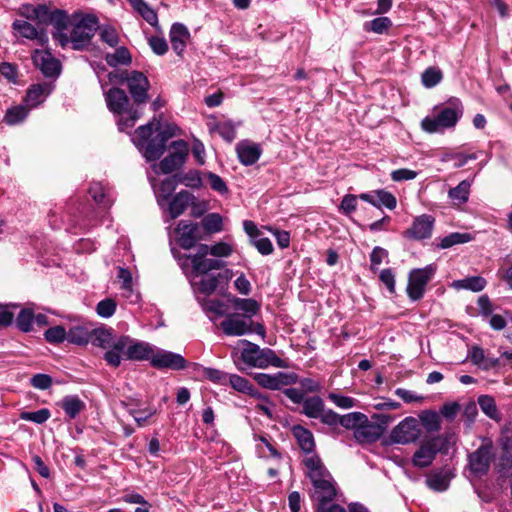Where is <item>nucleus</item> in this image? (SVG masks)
I'll list each match as a JSON object with an SVG mask.
<instances>
[{
	"label": "nucleus",
	"instance_id": "f257e3e1",
	"mask_svg": "<svg viewBox=\"0 0 512 512\" xmlns=\"http://www.w3.org/2000/svg\"><path fill=\"white\" fill-rule=\"evenodd\" d=\"M132 142L151 165L147 169L148 180L154 191L157 203L160 204V118L154 116L145 125L139 126L132 137Z\"/></svg>",
	"mask_w": 512,
	"mask_h": 512
},
{
	"label": "nucleus",
	"instance_id": "f03ea898",
	"mask_svg": "<svg viewBox=\"0 0 512 512\" xmlns=\"http://www.w3.org/2000/svg\"><path fill=\"white\" fill-rule=\"evenodd\" d=\"M99 28V21L92 14H73L64 22L63 28L53 31L52 37L62 48L71 44L74 50H83L90 43Z\"/></svg>",
	"mask_w": 512,
	"mask_h": 512
},
{
	"label": "nucleus",
	"instance_id": "7ed1b4c3",
	"mask_svg": "<svg viewBox=\"0 0 512 512\" xmlns=\"http://www.w3.org/2000/svg\"><path fill=\"white\" fill-rule=\"evenodd\" d=\"M122 358L137 361L151 359L152 365L160 368V356H154L152 346L147 342L137 341L129 336H120L115 339L113 349H109L104 354L106 362L113 367H118Z\"/></svg>",
	"mask_w": 512,
	"mask_h": 512
},
{
	"label": "nucleus",
	"instance_id": "20e7f679",
	"mask_svg": "<svg viewBox=\"0 0 512 512\" xmlns=\"http://www.w3.org/2000/svg\"><path fill=\"white\" fill-rule=\"evenodd\" d=\"M105 101L110 112L118 115L117 126L123 132L132 128L141 116L139 106L131 101L127 93L118 87H112L105 92Z\"/></svg>",
	"mask_w": 512,
	"mask_h": 512
},
{
	"label": "nucleus",
	"instance_id": "39448f33",
	"mask_svg": "<svg viewBox=\"0 0 512 512\" xmlns=\"http://www.w3.org/2000/svg\"><path fill=\"white\" fill-rule=\"evenodd\" d=\"M209 246L207 244H200L197 247L195 254L179 255L175 248H171V252L175 258L178 259L180 267L185 270L191 267L193 276L210 275L209 272L213 270H220L225 266V262L219 259H209L208 255Z\"/></svg>",
	"mask_w": 512,
	"mask_h": 512
},
{
	"label": "nucleus",
	"instance_id": "423d86ee",
	"mask_svg": "<svg viewBox=\"0 0 512 512\" xmlns=\"http://www.w3.org/2000/svg\"><path fill=\"white\" fill-rule=\"evenodd\" d=\"M464 108L462 102L457 97H451L447 105L442 107L436 116L425 117L421 122V127L428 133H436L442 129L454 127L462 117Z\"/></svg>",
	"mask_w": 512,
	"mask_h": 512
},
{
	"label": "nucleus",
	"instance_id": "0eeeda50",
	"mask_svg": "<svg viewBox=\"0 0 512 512\" xmlns=\"http://www.w3.org/2000/svg\"><path fill=\"white\" fill-rule=\"evenodd\" d=\"M244 348L241 351V360L248 367L265 369L269 366L276 368H287L285 360L278 357L274 350L270 348H260L259 345L248 340L240 341Z\"/></svg>",
	"mask_w": 512,
	"mask_h": 512
},
{
	"label": "nucleus",
	"instance_id": "6e6552de",
	"mask_svg": "<svg viewBox=\"0 0 512 512\" xmlns=\"http://www.w3.org/2000/svg\"><path fill=\"white\" fill-rule=\"evenodd\" d=\"M109 81L114 84L126 83L129 93L138 106L149 99L148 90L150 83L148 78L139 71L124 72L121 74H109Z\"/></svg>",
	"mask_w": 512,
	"mask_h": 512
},
{
	"label": "nucleus",
	"instance_id": "1a4fd4ad",
	"mask_svg": "<svg viewBox=\"0 0 512 512\" xmlns=\"http://www.w3.org/2000/svg\"><path fill=\"white\" fill-rule=\"evenodd\" d=\"M448 436L438 435L421 443L413 455L412 463L417 468L430 466L439 452H447Z\"/></svg>",
	"mask_w": 512,
	"mask_h": 512
},
{
	"label": "nucleus",
	"instance_id": "9d476101",
	"mask_svg": "<svg viewBox=\"0 0 512 512\" xmlns=\"http://www.w3.org/2000/svg\"><path fill=\"white\" fill-rule=\"evenodd\" d=\"M437 270L435 264H429L423 268L412 269L409 273L406 292L410 300L418 301L425 293L427 284L432 280Z\"/></svg>",
	"mask_w": 512,
	"mask_h": 512
},
{
	"label": "nucleus",
	"instance_id": "9b49d317",
	"mask_svg": "<svg viewBox=\"0 0 512 512\" xmlns=\"http://www.w3.org/2000/svg\"><path fill=\"white\" fill-rule=\"evenodd\" d=\"M283 394L293 403L302 404L303 408L300 413L308 418L318 419L324 412L325 403L318 395L305 398L304 392L298 388H286L283 390Z\"/></svg>",
	"mask_w": 512,
	"mask_h": 512
},
{
	"label": "nucleus",
	"instance_id": "f8f14e48",
	"mask_svg": "<svg viewBox=\"0 0 512 512\" xmlns=\"http://www.w3.org/2000/svg\"><path fill=\"white\" fill-rule=\"evenodd\" d=\"M167 155L162 158V174H169L179 170L187 161L189 155V145L187 141L178 139L172 141L166 146Z\"/></svg>",
	"mask_w": 512,
	"mask_h": 512
},
{
	"label": "nucleus",
	"instance_id": "ddd939ff",
	"mask_svg": "<svg viewBox=\"0 0 512 512\" xmlns=\"http://www.w3.org/2000/svg\"><path fill=\"white\" fill-rule=\"evenodd\" d=\"M494 458L491 441L483 443L475 451L468 454V468L475 476L486 475Z\"/></svg>",
	"mask_w": 512,
	"mask_h": 512
},
{
	"label": "nucleus",
	"instance_id": "4468645a",
	"mask_svg": "<svg viewBox=\"0 0 512 512\" xmlns=\"http://www.w3.org/2000/svg\"><path fill=\"white\" fill-rule=\"evenodd\" d=\"M421 435L419 422L409 416L396 425L390 433V442L393 444H408L415 442Z\"/></svg>",
	"mask_w": 512,
	"mask_h": 512
},
{
	"label": "nucleus",
	"instance_id": "2eb2a0df",
	"mask_svg": "<svg viewBox=\"0 0 512 512\" xmlns=\"http://www.w3.org/2000/svg\"><path fill=\"white\" fill-rule=\"evenodd\" d=\"M219 327L226 336L249 335L253 333V320L239 313H230L225 316Z\"/></svg>",
	"mask_w": 512,
	"mask_h": 512
},
{
	"label": "nucleus",
	"instance_id": "dca6fc26",
	"mask_svg": "<svg viewBox=\"0 0 512 512\" xmlns=\"http://www.w3.org/2000/svg\"><path fill=\"white\" fill-rule=\"evenodd\" d=\"M175 240L183 249H191L201 239V229L198 223L181 220L174 230Z\"/></svg>",
	"mask_w": 512,
	"mask_h": 512
},
{
	"label": "nucleus",
	"instance_id": "f3484780",
	"mask_svg": "<svg viewBox=\"0 0 512 512\" xmlns=\"http://www.w3.org/2000/svg\"><path fill=\"white\" fill-rule=\"evenodd\" d=\"M435 218L430 214H422L413 219L411 227L403 232V236L409 240L420 241L428 239L432 235Z\"/></svg>",
	"mask_w": 512,
	"mask_h": 512
},
{
	"label": "nucleus",
	"instance_id": "a211bd4d",
	"mask_svg": "<svg viewBox=\"0 0 512 512\" xmlns=\"http://www.w3.org/2000/svg\"><path fill=\"white\" fill-rule=\"evenodd\" d=\"M32 60L46 77H57L61 72L59 60L47 50H35Z\"/></svg>",
	"mask_w": 512,
	"mask_h": 512
},
{
	"label": "nucleus",
	"instance_id": "6ab92c4d",
	"mask_svg": "<svg viewBox=\"0 0 512 512\" xmlns=\"http://www.w3.org/2000/svg\"><path fill=\"white\" fill-rule=\"evenodd\" d=\"M67 19V12L62 9L50 10L45 4L36 5V18L38 24H51L54 31L63 28L64 22Z\"/></svg>",
	"mask_w": 512,
	"mask_h": 512
},
{
	"label": "nucleus",
	"instance_id": "aec40b11",
	"mask_svg": "<svg viewBox=\"0 0 512 512\" xmlns=\"http://www.w3.org/2000/svg\"><path fill=\"white\" fill-rule=\"evenodd\" d=\"M177 184H184L190 188H200L202 179L198 170H189L187 172H177L171 177L162 180V192L174 188Z\"/></svg>",
	"mask_w": 512,
	"mask_h": 512
},
{
	"label": "nucleus",
	"instance_id": "412c9836",
	"mask_svg": "<svg viewBox=\"0 0 512 512\" xmlns=\"http://www.w3.org/2000/svg\"><path fill=\"white\" fill-rule=\"evenodd\" d=\"M235 150L239 162L244 166L255 164L262 154L261 146L250 140H241L236 144Z\"/></svg>",
	"mask_w": 512,
	"mask_h": 512
},
{
	"label": "nucleus",
	"instance_id": "4be33fe9",
	"mask_svg": "<svg viewBox=\"0 0 512 512\" xmlns=\"http://www.w3.org/2000/svg\"><path fill=\"white\" fill-rule=\"evenodd\" d=\"M12 28L22 37L29 40H36L39 45L48 43V35L44 29L38 30L34 25L25 20H15Z\"/></svg>",
	"mask_w": 512,
	"mask_h": 512
},
{
	"label": "nucleus",
	"instance_id": "5701e85b",
	"mask_svg": "<svg viewBox=\"0 0 512 512\" xmlns=\"http://www.w3.org/2000/svg\"><path fill=\"white\" fill-rule=\"evenodd\" d=\"M169 36L173 51L178 56H182L190 40L188 28L182 23H174L170 29Z\"/></svg>",
	"mask_w": 512,
	"mask_h": 512
},
{
	"label": "nucleus",
	"instance_id": "b1692460",
	"mask_svg": "<svg viewBox=\"0 0 512 512\" xmlns=\"http://www.w3.org/2000/svg\"><path fill=\"white\" fill-rule=\"evenodd\" d=\"M307 468V476L309 477L312 485L316 484L321 479L331 478L330 472L323 465L318 455L307 457L303 461Z\"/></svg>",
	"mask_w": 512,
	"mask_h": 512
},
{
	"label": "nucleus",
	"instance_id": "393cba45",
	"mask_svg": "<svg viewBox=\"0 0 512 512\" xmlns=\"http://www.w3.org/2000/svg\"><path fill=\"white\" fill-rule=\"evenodd\" d=\"M353 436L359 444H371L379 440L381 430L367 418L366 423L359 424Z\"/></svg>",
	"mask_w": 512,
	"mask_h": 512
},
{
	"label": "nucleus",
	"instance_id": "a878e982",
	"mask_svg": "<svg viewBox=\"0 0 512 512\" xmlns=\"http://www.w3.org/2000/svg\"><path fill=\"white\" fill-rule=\"evenodd\" d=\"M452 474L449 469L433 470L426 478V485L435 492H443L449 488Z\"/></svg>",
	"mask_w": 512,
	"mask_h": 512
},
{
	"label": "nucleus",
	"instance_id": "bb28decb",
	"mask_svg": "<svg viewBox=\"0 0 512 512\" xmlns=\"http://www.w3.org/2000/svg\"><path fill=\"white\" fill-rule=\"evenodd\" d=\"M53 85L51 83H37L29 87L26 94V102L31 107H36L42 103L44 99L52 92Z\"/></svg>",
	"mask_w": 512,
	"mask_h": 512
},
{
	"label": "nucleus",
	"instance_id": "cd10ccee",
	"mask_svg": "<svg viewBox=\"0 0 512 512\" xmlns=\"http://www.w3.org/2000/svg\"><path fill=\"white\" fill-rule=\"evenodd\" d=\"M65 412L68 420L75 419L86 407L77 395H67L58 404Z\"/></svg>",
	"mask_w": 512,
	"mask_h": 512
},
{
	"label": "nucleus",
	"instance_id": "c85d7f7f",
	"mask_svg": "<svg viewBox=\"0 0 512 512\" xmlns=\"http://www.w3.org/2000/svg\"><path fill=\"white\" fill-rule=\"evenodd\" d=\"M91 342L94 346H98L104 349H113V343L115 342L113 337V329L104 326L98 328H91Z\"/></svg>",
	"mask_w": 512,
	"mask_h": 512
},
{
	"label": "nucleus",
	"instance_id": "c756f323",
	"mask_svg": "<svg viewBox=\"0 0 512 512\" xmlns=\"http://www.w3.org/2000/svg\"><path fill=\"white\" fill-rule=\"evenodd\" d=\"M292 432L298 442L299 447L304 453L310 454L314 452L315 441L313 434L310 430L301 425H295L292 428Z\"/></svg>",
	"mask_w": 512,
	"mask_h": 512
},
{
	"label": "nucleus",
	"instance_id": "7c9ffc66",
	"mask_svg": "<svg viewBox=\"0 0 512 512\" xmlns=\"http://www.w3.org/2000/svg\"><path fill=\"white\" fill-rule=\"evenodd\" d=\"M191 198L192 194L185 190L176 194L168 205V213L170 218L174 219L180 216L188 207Z\"/></svg>",
	"mask_w": 512,
	"mask_h": 512
},
{
	"label": "nucleus",
	"instance_id": "2f4dec72",
	"mask_svg": "<svg viewBox=\"0 0 512 512\" xmlns=\"http://www.w3.org/2000/svg\"><path fill=\"white\" fill-rule=\"evenodd\" d=\"M313 487L319 494L317 498V503L332 502L337 495L332 477L317 481L316 484H313Z\"/></svg>",
	"mask_w": 512,
	"mask_h": 512
},
{
	"label": "nucleus",
	"instance_id": "473e14b6",
	"mask_svg": "<svg viewBox=\"0 0 512 512\" xmlns=\"http://www.w3.org/2000/svg\"><path fill=\"white\" fill-rule=\"evenodd\" d=\"M188 361L179 353L162 350V369L180 371L186 369Z\"/></svg>",
	"mask_w": 512,
	"mask_h": 512
},
{
	"label": "nucleus",
	"instance_id": "72a5a7b5",
	"mask_svg": "<svg viewBox=\"0 0 512 512\" xmlns=\"http://www.w3.org/2000/svg\"><path fill=\"white\" fill-rule=\"evenodd\" d=\"M67 340L76 345H86L91 340V327L75 325L67 331Z\"/></svg>",
	"mask_w": 512,
	"mask_h": 512
},
{
	"label": "nucleus",
	"instance_id": "f704fd0d",
	"mask_svg": "<svg viewBox=\"0 0 512 512\" xmlns=\"http://www.w3.org/2000/svg\"><path fill=\"white\" fill-rule=\"evenodd\" d=\"M222 278L223 275L221 273L203 275L199 282L194 283V286L197 292L209 296L217 289Z\"/></svg>",
	"mask_w": 512,
	"mask_h": 512
},
{
	"label": "nucleus",
	"instance_id": "c9c22d12",
	"mask_svg": "<svg viewBox=\"0 0 512 512\" xmlns=\"http://www.w3.org/2000/svg\"><path fill=\"white\" fill-rule=\"evenodd\" d=\"M230 302L233 304L234 308L240 311H243L242 314L245 317H252L256 315L260 310L259 303L252 298H238L233 296L230 299Z\"/></svg>",
	"mask_w": 512,
	"mask_h": 512
},
{
	"label": "nucleus",
	"instance_id": "e433bc0d",
	"mask_svg": "<svg viewBox=\"0 0 512 512\" xmlns=\"http://www.w3.org/2000/svg\"><path fill=\"white\" fill-rule=\"evenodd\" d=\"M130 6L139 13L142 18L150 25L156 26L158 23L157 12L153 10L144 0H128Z\"/></svg>",
	"mask_w": 512,
	"mask_h": 512
},
{
	"label": "nucleus",
	"instance_id": "4c0bfd02",
	"mask_svg": "<svg viewBox=\"0 0 512 512\" xmlns=\"http://www.w3.org/2000/svg\"><path fill=\"white\" fill-rule=\"evenodd\" d=\"M453 285L457 289H465L472 292H480L486 287L487 281L482 276H470L455 281Z\"/></svg>",
	"mask_w": 512,
	"mask_h": 512
},
{
	"label": "nucleus",
	"instance_id": "58836bf2",
	"mask_svg": "<svg viewBox=\"0 0 512 512\" xmlns=\"http://www.w3.org/2000/svg\"><path fill=\"white\" fill-rule=\"evenodd\" d=\"M473 239L470 233L453 232L440 239L436 245L439 249H448L457 244H464Z\"/></svg>",
	"mask_w": 512,
	"mask_h": 512
},
{
	"label": "nucleus",
	"instance_id": "ea45409f",
	"mask_svg": "<svg viewBox=\"0 0 512 512\" xmlns=\"http://www.w3.org/2000/svg\"><path fill=\"white\" fill-rule=\"evenodd\" d=\"M89 194L93 200L99 205H102L103 208H109L113 204V198H110L101 183H92L89 187Z\"/></svg>",
	"mask_w": 512,
	"mask_h": 512
},
{
	"label": "nucleus",
	"instance_id": "a19ab883",
	"mask_svg": "<svg viewBox=\"0 0 512 512\" xmlns=\"http://www.w3.org/2000/svg\"><path fill=\"white\" fill-rule=\"evenodd\" d=\"M478 404L482 412L492 420L499 421L501 419L498 412L495 399L490 395H481L478 398Z\"/></svg>",
	"mask_w": 512,
	"mask_h": 512
},
{
	"label": "nucleus",
	"instance_id": "79ce46f5",
	"mask_svg": "<svg viewBox=\"0 0 512 512\" xmlns=\"http://www.w3.org/2000/svg\"><path fill=\"white\" fill-rule=\"evenodd\" d=\"M470 182L467 180L461 181L456 187L450 188L448 197L458 204H464L469 199Z\"/></svg>",
	"mask_w": 512,
	"mask_h": 512
},
{
	"label": "nucleus",
	"instance_id": "37998d69",
	"mask_svg": "<svg viewBox=\"0 0 512 512\" xmlns=\"http://www.w3.org/2000/svg\"><path fill=\"white\" fill-rule=\"evenodd\" d=\"M420 421L429 433L437 432L441 428L439 414L432 410H425L420 414Z\"/></svg>",
	"mask_w": 512,
	"mask_h": 512
},
{
	"label": "nucleus",
	"instance_id": "c03bdc74",
	"mask_svg": "<svg viewBox=\"0 0 512 512\" xmlns=\"http://www.w3.org/2000/svg\"><path fill=\"white\" fill-rule=\"evenodd\" d=\"M392 26L390 18L382 16L374 18L373 20L367 21L363 25V29L366 32H374L376 34H383Z\"/></svg>",
	"mask_w": 512,
	"mask_h": 512
},
{
	"label": "nucleus",
	"instance_id": "a18cd8bd",
	"mask_svg": "<svg viewBox=\"0 0 512 512\" xmlns=\"http://www.w3.org/2000/svg\"><path fill=\"white\" fill-rule=\"evenodd\" d=\"M367 416L364 413L361 412H351L345 415H341L340 417V424L346 429L353 430V434L355 433L356 429L358 428L359 424L366 423Z\"/></svg>",
	"mask_w": 512,
	"mask_h": 512
},
{
	"label": "nucleus",
	"instance_id": "49530a36",
	"mask_svg": "<svg viewBox=\"0 0 512 512\" xmlns=\"http://www.w3.org/2000/svg\"><path fill=\"white\" fill-rule=\"evenodd\" d=\"M28 112L29 110L23 105L12 107L7 110L4 122L11 126L17 125L26 119Z\"/></svg>",
	"mask_w": 512,
	"mask_h": 512
},
{
	"label": "nucleus",
	"instance_id": "de8ad7c7",
	"mask_svg": "<svg viewBox=\"0 0 512 512\" xmlns=\"http://www.w3.org/2000/svg\"><path fill=\"white\" fill-rule=\"evenodd\" d=\"M105 60L110 66L128 65L131 63V54L127 48L119 47L114 53L107 54Z\"/></svg>",
	"mask_w": 512,
	"mask_h": 512
},
{
	"label": "nucleus",
	"instance_id": "09e8293b",
	"mask_svg": "<svg viewBox=\"0 0 512 512\" xmlns=\"http://www.w3.org/2000/svg\"><path fill=\"white\" fill-rule=\"evenodd\" d=\"M34 312L30 308H23L17 318L16 326L22 332H30L33 329Z\"/></svg>",
	"mask_w": 512,
	"mask_h": 512
},
{
	"label": "nucleus",
	"instance_id": "8fccbe9b",
	"mask_svg": "<svg viewBox=\"0 0 512 512\" xmlns=\"http://www.w3.org/2000/svg\"><path fill=\"white\" fill-rule=\"evenodd\" d=\"M442 78L443 74L439 68L428 67L422 73L421 81L424 87L433 88L441 82Z\"/></svg>",
	"mask_w": 512,
	"mask_h": 512
},
{
	"label": "nucleus",
	"instance_id": "3c124183",
	"mask_svg": "<svg viewBox=\"0 0 512 512\" xmlns=\"http://www.w3.org/2000/svg\"><path fill=\"white\" fill-rule=\"evenodd\" d=\"M374 193L377 197V208L378 209L385 207L389 210H393L396 208L397 199L391 192H388L384 189H378V190H375Z\"/></svg>",
	"mask_w": 512,
	"mask_h": 512
},
{
	"label": "nucleus",
	"instance_id": "603ef678",
	"mask_svg": "<svg viewBox=\"0 0 512 512\" xmlns=\"http://www.w3.org/2000/svg\"><path fill=\"white\" fill-rule=\"evenodd\" d=\"M181 134H182V130L177 124H175L173 122L164 121L162 119V155L164 154V152L166 150V142L170 138L181 135Z\"/></svg>",
	"mask_w": 512,
	"mask_h": 512
},
{
	"label": "nucleus",
	"instance_id": "864d4df0",
	"mask_svg": "<svg viewBox=\"0 0 512 512\" xmlns=\"http://www.w3.org/2000/svg\"><path fill=\"white\" fill-rule=\"evenodd\" d=\"M203 376L215 384L227 385L230 374L216 368L206 367L203 369Z\"/></svg>",
	"mask_w": 512,
	"mask_h": 512
},
{
	"label": "nucleus",
	"instance_id": "5fc2aeb1",
	"mask_svg": "<svg viewBox=\"0 0 512 512\" xmlns=\"http://www.w3.org/2000/svg\"><path fill=\"white\" fill-rule=\"evenodd\" d=\"M228 384L240 393L247 394L253 391V384L248 379L237 374H230Z\"/></svg>",
	"mask_w": 512,
	"mask_h": 512
},
{
	"label": "nucleus",
	"instance_id": "6e6d98bb",
	"mask_svg": "<svg viewBox=\"0 0 512 512\" xmlns=\"http://www.w3.org/2000/svg\"><path fill=\"white\" fill-rule=\"evenodd\" d=\"M50 416H51V413H50L49 409L42 408V409H39V410L33 411V412H29V411L21 412L20 419L25 420V421H31L36 424H43L50 418Z\"/></svg>",
	"mask_w": 512,
	"mask_h": 512
},
{
	"label": "nucleus",
	"instance_id": "4d7b16f0",
	"mask_svg": "<svg viewBox=\"0 0 512 512\" xmlns=\"http://www.w3.org/2000/svg\"><path fill=\"white\" fill-rule=\"evenodd\" d=\"M44 337L51 344H59L67 340V331L63 326H53L45 331Z\"/></svg>",
	"mask_w": 512,
	"mask_h": 512
},
{
	"label": "nucleus",
	"instance_id": "13d9d810",
	"mask_svg": "<svg viewBox=\"0 0 512 512\" xmlns=\"http://www.w3.org/2000/svg\"><path fill=\"white\" fill-rule=\"evenodd\" d=\"M478 315L483 320H487L489 316H492L495 306L487 294H483L477 299Z\"/></svg>",
	"mask_w": 512,
	"mask_h": 512
},
{
	"label": "nucleus",
	"instance_id": "bf43d9fd",
	"mask_svg": "<svg viewBox=\"0 0 512 512\" xmlns=\"http://www.w3.org/2000/svg\"><path fill=\"white\" fill-rule=\"evenodd\" d=\"M202 227L209 233L222 230V217L218 213H210L202 219Z\"/></svg>",
	"mask_w": 512,
	"mask_h": 512
},
{
	"label": "nucleus",
	"instance_id": "052dcab7",
	"mask_svg": "<svg viewBox=\"0 0 512 512\" xmlns=\"http://www.w3.org/2000/svg\"><path fill=\"white\" fill-rule=\"evenodd\" d=\"M202 309L207 313H213L217 316H226L224 307L225 304L218 299H203L200 302Z\"/></svg>",
	"mask_w": 512,
	"mask_h": 512
},
{
	"label": "nucleus",
	"instance_id": "680f3d73",
	"mask_svg": "<svg viewBox=\"0 0 512 512\" xmlns=\"http://www.w3.org/2000/svg\"><path fill=\"white\" fill-rule=\"evenodd\" d=\"M218 134L228 143L236 138V127L232 121L221 122L216 126Z\"/></svg>",
	"mask_w": 512,
	"mask_h": 512
},
{
	"label": "nucleus",
	"instance_id": "e2e57ef3",
	"mask_svg": "<svg viewBox=\"0 0 512 512\" xmlns=\"http://www.w3.org/2000/svg\"><path fill=\"white\" fill-rule=\"evenodd\" d=\"M116 307L115 300L106 298L97 304L96 312L102 318H110L115 313Z\"/></svg>",
	"mask_w": 512,
	"mask_h": 512
},
{
	"label": "nucleus",
	"instance_id": "0e129e2a",
	"mask_svg": "<svg viewBox=\"0 0 512 512\" xmlns=\"http://www.w3.org/2000/svg\"><path fill=\"white\" fill-rule=\"evenodd\" d=\"M477 155L472 154H463V153H447L444 156V160L446 161H454V168H461L467 164L469 160H476Z\"/></svg>",
	"mask_w": 512,
	"mask_h": 512
},
{
	"label": "nucleus",
	"instance_id": "69168bd1",
	"mask_svg": "<svg viewBox=\"0 0 512 512\" xmlns=\"http://www.w3.org/2000/svg\"><path fill=\"white\" fill-rule=\"evenodd\" d=\"M253 379L257 382L258 385L265 389L270 390H278L276 378L274 374L267 373H255L253 375Z\"/></svg>",
	"mask_w": 512,
	"mask_h": 512
},
{
	"label": "nucleus",
	"instance_id": "338daca9",
	"mask_svg": "<svg viewBox=\"0 0 512 512\" xmlns=\"http://www.w3.org/2000/svg\"><path fill=\"white\" fill-rule=\"evenodd\" d=\"M100 39L107 43L110 47H116L119 42L118 33L111 26H104L100 30Z\"/></svg>",
	"mask_w": 512,
	"mask_h": 512
},
{
	"label": "nucleus",
	"instance_id": "774afa93",
	"mask_svg": "<svg viewBox=\"0 0 512 512\" xmlns=\"http://www.w3.org/2000/svg\"><path fill=\"white\" fill-rule=\"evenodd\" d=\"M277 383V389L280 390L283 386L296 384L298 382V375L294 372H277L274 374Z\"/></svg>",
	"mask_w": 512,
	"mask_h": 512
}]
</instances>
